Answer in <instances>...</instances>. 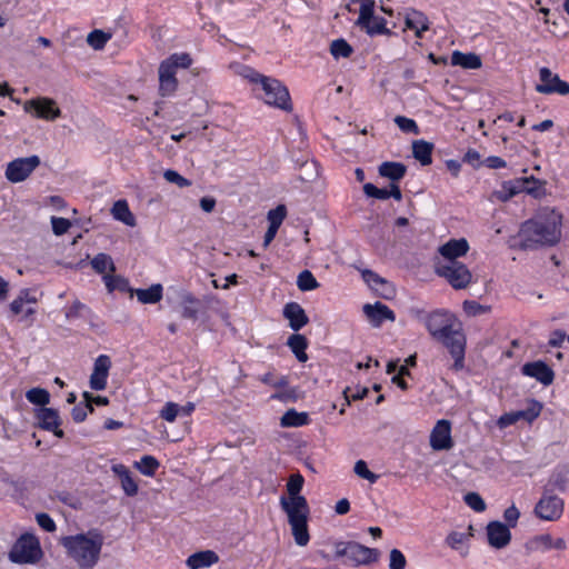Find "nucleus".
I'll return each instance as SVG.
<instances>
[{
	"instance_id": "nucleus-18",
	"label": "nucleus",
	"mask_w": 569,
	"mask_h": 569,
	"mask_svg": "<svg viewBox=\"0 0 569 569\" xmlns=\"http://www.w3.org/2000/svg\"><path fill=\"white\" fill-rule=\"evenodd\" d=\"M111 367V360L107 355H100L93 365V372L90 376V388L101 391L107 387V379Z\"/></svg>"
},
{
	"instance_id": "nucleus-19",
	"label": "nucleus",
	"mask_w": 569,
	"mask_h": 569,
	"mask_svg": "<svg viewBox=\"0 0 569 569\" xmlns=\"http://www.w3.org/2000/svg\"><path fill=\"white\" fill-rule=\"evenodd\" d=\"M362 310L370 323L376 328L380 327L386 320H396L395 312L387 305L379 301L373 305L366 303Z\"/></svg>"
},
{
	"instance_id": "nucleus-39",
	"label": "nucleus",
	"mask_w": 569,
	"mask_h": 569,
	"mask_svg": "<svg viewBox=\"0 0 569 569\" xmlns=\"http://www.w3.org/2000/svg\"><path fill=\"white\" fill-rule=\"evenodd\" d=\"M330 53L335 59L349 58L353 53V48L345 39L340 38L331 42Z\"/></svg>"
},
{
	"instance_id": "nucleus-61",
	"label": "nucleus",
	"mask_w": 569,
	"mask_h": 569,
	"mask_svg": "<svg viewBox=\"0 0 569 569\" xmlns=\"http://www.w3.org/2000/svg\"><path fill=\"white\" fill-rule=\"evenodd\" d=\"M519 420H522V416L520 415V410L507 412V413H503L498 419V426L500 428H507V427L518 422Z\"/></svg>"
},
{
	"instance_id": "nucleus-8",
	"label": "nucleus",
	"mask_w": 569,
	"mask_h": 569,
	"mask_svg": "<svg viewBox=\"0 0 569 569\" xmlns=\"http://www.w3.org/2000/svg\"><path fill=\"white\" fill-rule=\"evenodd\" d=\"M336 558L346 557L355 566L369 565L379 558V550L366 547L356 541L336 542Z\"/></svg>"
},
{
	"instance_id": "nucleus-34",
	"label": "nucleus",
	"mask_w": 569,
	"mask_h": 569,
	"mask_svg": "<svg viewBox=\"0 0 569 569\" xmlns=\"http://www.w3.org/2000/svg\"><path fill=\"white\" fill-rule=\"evenodd\" d=\"M525 549H526L527 553H531L535 551L546 552V551L551 550V535L541 533V535H537V536L530 538L525 543Z\"/></svg>"
},
{
	"instance_id": "nucleus-17",
	"label": "nucleus",
	"mask_w": 569,
	"mask_h": 569,
	"mask_svg": "<svg viewBox=\"0 0 569 569\" xmlns=\"http://www.w3.org/2000/svg\"><path fill=\"white\" fill-rule=\"evenodd\" d=\"M430 446L435 450H448L452 448L451 423L448 420H439L430 435Z\"/></svg>"
},
{
	"instance_id": "nucleus-5",
	"label": "nucleus",
	"mask_w": 569,
	"mask_h": 569,
	"mask_svg": "<svg viewBox=\"0 0 569 569\" xmlns=\"http://www.w3.org/2000/svg\"><path fill=\"white\" fill-rule=\"evenodd\" d=\"M102 543V538L99 535L96 538H89L79 533L62 539V546L80 569H92L97 565Z\"/></svg>"
},
{
	"instance_id": "nucleus-24",
	"label": "nucleus",
	"mask_w": 569,
	"mask_h": 569,
	"mask_svg": "<svg viewBox=\"0 0 569 569\" xmlns=\"http://www.w3.org/2000/svg\"><path fill=\"white\" fill-rule=\"evenodd\" d=\"M379 176L399 182L407 173V166L402 162L385 161L378 167Z\"/></svg>"
},
{
	"instance_id": "nucleus-64",
	"label": "nucleus",
	"mask_w": 569,
	"mask_h": 569,
	"mask_svg": "<svg viewBox=\"0 0 569 569\" xmlns=\"http://www.w3.org/2000/svg\"><path fill=\"white\" fill-rule=\"evenodd\" d=\"M463 162L472 168H479L483 162L480 161V153L476 149H468L463 156Z\"/></svg>"
},
{
	"instance_id": "nucleus-48",
	"label": "nucleus",
	"mask_w": 569,
	"mask_h": 569,
	"mask_svg": "<svg viewBox=\"0 0 569 569\" xmlns=\"http://www.w3.org/2000/svg\"><path fill=\"white\" fill-rule=\"evenodd\" d=\"M287 216V208L284 204H279L268 212L269 226L280 228L282 221Z\"/></svg>"
},
{
	"instance_id": "nucleus-13",
	"label": "nucleus",
	"mask_w": 569,
	"mask_h": 569,
	"mask_svg": "<svg viewBox=\"0 0 569 569\" xmlns=\"http://www.w3.org/2000/svg\"><path fill=\"white\" fill-rule=\"evenodd\" d=\"M27 112L33 113L37 118L52 121L60 117L61 110L56 101L50 98H37L26 102Z\"/></svg>"
},
{
	"instance_id": "nucleus-25",
	"label": "nucleus",
	"mask_w": 569,
	"mask_h": 569,
	"mask_svg": "<svg viewBox=\"0 0 569 569\" xmlns=\"http://www.w3.org/2000/svg\"><path fill=\"white\" fill-rule=\"evenodd\" d=\"M451 64L459 66L467 70L479 69L482 66V61L479 54L473 52H461L456 50L451 54Z\"/></svg>"
},
{
	"instance_id": "nucleus-46",
	"label": "nucleus",
	"mask_w": 569,
	"mask_h": 569,
	"mask_svg": "<svg viewBox=\"0 0 569 569\" xmlns=\"http://www.w3.org/2000/svg\"><path fill=\"white\" fill-rule=\"evenodd\" d=\"M163 62H168L169 66H171L172 69L177 71L178 68H189L192 63V58L187 52L172 53L169 58L163 60Z\"/></svg>"
},
{
	"instance_id": "nucleus-26",
	"label": "nucleus",
	"mask_w": 569,
	"mask_h": 569,
	"mask_svg": "<svg viewBox=\"0 0 569 569\" xmlns=\"http://www.w3.org/2000/svg\"><path fill=\"white\" fill-rule=\"evenodd\" d=\"M433 143L423 139L415 140L412 142V156L420 162L421 166H429L432 163Z\"/></svg>"
},
{
	"instance_id": "nucleus-42",
	"label": "nucleus",
	"mask_w": 569,
	"mask_h": 569,
	"mask_svg": "<svg viewBox=\"0 0 569 569\" xmlns=\"http://www.w3.org/2000/svg\"><path fill=\"white\" fill-rule=\"evenodd\" d=\"M26 398L32 405L43 408L50 401V393L42 388H31L27 391Z\"/></svg>"
},
{
	"instance_id": "nucleus-10",
	"label": "nucleus",
	"mask_w": 569,
	"mask_h": 569,
	"mask_svg": "<svg viewBox=\"0 0 569 569\" xmlns=\"http://www.w3.org/2000/svg\"><path fill=\"white\" fill-rule=\"evenodd\" d=\"M435 269L456 290L467 288L472 279L470 270L462 262H438Z\"/></svg>"
},
{
	"instance_id": "nucleus-35",
	"label": "nucleus",
	"mask_w": 569,
	"mask_h": 569,
	"mask_svg": "<svg viewBox=\"0 0 569 569\" xmlns=\"http://www.w3.org/2000/svg\"><path fill=\"white\" fill-rule=\"evenodd\" d=\"M526 178L527 183H525V193L531 196L535 199H541L547 196V182L545 180L537 179L533 176Z\"/></svg>"
},
{
	"instance_id": "nucleus-6",
	"label": "nucleus",
	"mask_w": 569,
	"mask_h": 569,
	"mask_svg": "<svg viewBox=\"0 0 569 569\" xmlns=\"http://www.w3.org/2000/svg\"><path fill=\"white\" fill-rule=\"evenodd\" d=\"M43 551L39 539L33 533H22L12 545L9 559L13 563L34 565L40 561Z\"/></svg>"
},
{
	"instance_id": "nucleus-9",
	"label": "nucleus",
	"mask_w": 569,
	"mask_h": 569,
	"mask_svg": "<svg viewBox=\"0 0 569 569\" xmlns=\"http://www.w3.org/2000/svg\"><path fill=\"white\" fill-rule=\"evenodd\" d=\"M356 24L365 30L370 37L379 34H395L389 28H387V20L383 17L375 16L373 0H366L365 3L361 4Z\"/></svg>"
},
{
	"instance_id": "nucleus-50",
	"label": "nucleus",
	"mask_w": 569,
	"mask_h": 569,
	"mask_svg": "<svg viewBox=\"0 0 569 569\" xmlns=\"http://www.w3.org/2000/svg\"><path fill=\"white\" fill-rule=\"evenodd\" d=\"M355 473L362 478V479H366L370 482H376L377 479H378V475L371 472L369 469H368V466H367V462L363 461V460H358L356 463H355Z\"/></svg>"
},
{
	"instance_id": "nucleus-51",
	"label": "nucleus",
	"mask_w": 569,
	"mask_h": 569,
	"mask_svg": "<svg viewBox=\"0 0 569 569\" xmlns=\"http://www.w3.org/2000/svg\"><path fill=\"white\" fill-rule=\"evenodd\" d=\"M363 192L369 198H375L379 200H387L389 199L388 189L386 188H378L373 183H366L363 186Z\"/></svg>"
},
{
	"instance_id": "nucleus-1",
	"label": "nucleus",
	"mask_w": 569,
	"mask_h": 569,
	"mask_svg": "<svg viewBox=\"0 0 569 569\" xmlns=\"http://www.w3.org/2000/svg\"><path fill=\"white\" fill-rule=\"evenodd\" d=\"M409 315L422 323L431 338L441 343L453 359L452 369L460 371L465 368L467 338L461 322L456 315L447 309L426 311L419 307H410Z\"/></svg>"
},
{
	"instance_id": "nucleus-52",
	"label": "nucleus",
	"mask_w": 569,
	"mask_h": 569,
	"mask_svg": "<svg viewBox=\"0 0 569 569\" xmlns=\"http://www.w3.org/2000/svg\"><path fill=\"white\" fill-rule=\"evenodd\" d=\"M89 412H93V406L92 405H83L80 402L79 405L74 406L71 411V416L74 422L80 423L83 422L88 416Z\"/></svg>"
},
{
	"instance_id": "nucleus-16",
	"label": "nucleus",
	"mask_w": 569,
	"mask_h": 569,
	"mask_svg": "<svg viewBox=\"0 0 569 569\" xmlns=\"http://www.w3.org/2000/svg\"><path fill=\"white\" fill-rule=\"evenodd\" d=\"M523 376L535 378L543 386H550L555 380L553 370L542 360L527 362L521 367Z\"/></svg>"
},
{
	"instance_id": "nucleus-40",
	"label": "nucleus",
	"mask_w": 569,
	"mask_h": 569,
	"mask_svg": "<svg viewBox=\"0 0 569 569\" xmlns=\"http://www.w3.org/2000/svg\"><path fill=\"white\" fill-rule=\"evenodd\" d=\"M159 466V461L153 456L149 455L143 456L139 462H136V468L148 477H153Z\"/></svg>"
},
{
	"instance_id": "nucleus-2",
	"label": "nucleus",
	"mask_w": 569,
	"mask_h": 569,
	"mask_svg": "<svg viewBox=\"0 0 569 569\" xmlns=\"http://www.w3.org/2000/svg\"><path fill=\"white\" fill-rule=\"evenodd\" d=\"M562 216L553 209L543 208L531 219L521 223L519 230L520 248L535 250L552 247L561 238Z\"/></svg>"
},
{
	"instance_id": "nucleus-49",
	"label": "nucleus",
	"mask_w": 569,
	"mask_h": 569,
	"mask_svg": "<svg viewBox=\"0 0 569 569\" xmlns=\"http://www.w3.org/2000/svg\"><path fill=\"white\" fill-rule=\"evenodd\" d=\"M395 123L403 132L415 133V134L419 133L418 124L413 119L407 118L405 116H397L395 118Z\"/></svg>"
},
{
	"instance_id": "nucleus-12",
	"label": "nucleus",
	"mask_w": 569,
	"mask_h": 569,
	"mask_svg": "<svg viewBox=\"0 0 569 569\" xmlns=\"http://www.w3.org/2000/svg\"><path fill=\"white\" fill-rule=\"evenodd\" d=\"M540 83H537L535 89L542 94H569V82L561 80L557 73H553L549 68L542 67L539 70Z\"/></svg>"
},
{
	"instance_id": "nucleus-22",
	"label": "nucleus",
	"mask_w": 569,
	"mask_h": 569,
	"mask_svg": "<svg viewBox=\"0 0 569 569\" xmlns=\"http://www.w3.org/2000/svg\"><path fill=\"white\" fill-rule=\"evenodd\" d=\"M282 315L284 319L289 321V327L296 332L301 330L309 322L305 309L295 301L284 305Z\"/></svg>"
},
{
	"instance_id": "nucleus-11",
	"label": "nucleus",
	"mask_w": 569,
	"mask_h": 569,
	"mask_svg": "<svg viewBox=\"0 0 569 569\" xmlns=\"http://www.w3.org/2000/svg\"><path fill=\"white\" fill-rule=\"evenodd\" d=\"M40 162L37 154L17 158L7 164L4 176L12 183L22 182L40 166Z\"/></svg>"
},
{
	"instance_id": "nucleus-60",
	"label": "nucleus",
	"mask_w": 569,
	"mask_h": 569,
	"mask_svg": "<svg viewBox=\"0 0 569 569\" xmlns=\"http://www.w3.org/2000/svg\"><path fill=\"white\" fill-rule=\"evenodd\" d=\"M362 278L372 289H378L379 284L387 283V281L383 278H381L378 273L369 269L362 271Z\"/></svg>"
},
{
	"instance_id": "nucleus-23",
	"label": "nucleus",
	"mask_w": 569,
	"mask_h": 569,
	"mask_svg": "<svg viewBox=\"0 0 569 569\" xmlns=\"http://www.w3.org/2000/svg\"><path fill=\"white\" fill-rule=\"evenodd\" d=\"M219 561V556L212 550H203L188 557L186 563L190 569L209 568Z\"/></svg>"
},
{
	"instance_id": "nucleus-59",
	"label": "nucleus",
	"mask_w": 569,
	"mask_h": 569,
	"mask_svg": "<svg viewBox=\"0 0 569 569\" xmlns=\"http://www.w3.org/2000/svg\"><path fill=\"white\" fill-rule=\"evenodd\" d=\"M519 518L520 511L515 505H511L503 511L505 525H507L509 529L517 526Z\"/></svg>"
},
{
	"instance_id": "nucleus-55",
	"label": "nucleus",
	"mask_w": 569,
	"mask_h": 569,
	"mask_svg": "<svg viewBox=\"0 0 569 569\" xmlns=\"http://www.w3.org/2000/svg\"><path fill=\"white\" fill-rule=\"evenodd\" d=\"M407 560L405 555L399 549H392L389 556V569H405Z\"/></svg>"
},
{
	"instance_id": "nucleus-62",
	"label": "nucleus",
	"mask_w": 569,
	"mask_h": 569,
	"mask_svg": "<svg viewBox=\"0 0 569 569\" xmlns=\"http://www.w3.org/2000/svg\"><path fill=\"white\" fill-rule=\"evenodd\" d=\"M466 540L467 536L458 531H451L446 538L447 545L452 549H458L459 546L465 543Z\"/></svg>"
},
{
	"instance_id": "nucleus-56",
	"label": "nucleus",
	"mask_w": 569,
	"mask_h": 569,
	"mask_svg": "<svg viewBox=\"0 0 569 569\" xmlns=\"http://www.w3.org/2000/svg\"><path fill=\"white\" fill-rule=\"evenodd\" d=\"M462 308L463 311L470 317L480 316L488 310L487 307L480 305L475 300H465L462 303Z\"/></svg>"
},
{
	"instance_id": "nucleus-33",
	"label": "nucleus",
	"mask_w": 569,
	"mask_h": 569,
	"mask_svg": "<svg viewBox=\"0 0 569 569\" xmlns=\"http://www.w3.org/2000/svg\"><path fill=\"white\" fill-rule=\"evenodd\" d=\"M310 421L307 412H298L296 409L287 410L280 419L282 427H302Z\"/></svg>"
},
{
	"instance_id": "nucleus-45",
	"label": "nucleus",
	"mask_w": 569,
	"mask_h": 569,
	"mask_svg": "<svg viewBox=\"0 0 569 569\" xmlns=\"http://www.w3.org/2000/svg\"><path fill=\"white\" fill-rule=\"evenodd\" d=\"M542 403L536 399H530L528 402V407L525 410H520V415L522 416V420L531 423L536 420L542 410Z\"/></svg>"
},
{
	"instance_id": "nucleus-58",
	"label": "nucleus",
	"mask_w": 569,
	"mask_h": 569,
	"mask_svg": "<svg viewBox=\"0 0 569 569\" xmlns=\"http://www.w3.org/2000/svg\"><path fill=\"white\" fill-rule=\"evenodd\" d=\"M36 520L38 526L47 532H53L57 529L54 520L46 512L37 513Z\"/></svg>"
},
{
	"instance_id": "nucleus-14",
	"label": "nucleus",
	"mask_w": 569,
	"mask_h": 569,
	"mask_svg": "<svg viewBox=\"0 0 569 569\" xmlns=\"http://www.w3.org/2000/svg\"><path fill=\"white\" fill-rule=\"evenodd\" d=\"M487 539L490 547L502 549L511 541V531L507 525L501 521H490L487 527Z\"/></svg>"
},
{
	"instance_id": "nucleus-31",
	"label": "nucleus",
	"mask_w": 569,
	"mask_h": 569,
	"mask_svg": "<svg viewBox=\"0 0 569 569\" xmlns=\"http://www.w3.org/2000/svg\"><path fill=\"white\" fill-rule=\"evenodd\" d=\"M525 183H527V178H516L512 180L503 181L501 184V191L499 192V198L502 201H508L515 196L525 192Z\"/></svg>"
},
{
	"instance_id": "nucleus-43",
	"label": "nucleus",
	"mask_w": 569,
	"mask_h": 569,
	"mask_svg": "<svg viewBox=\"0 0 569 569\" xmlns=\"http://www.w3.org/2000/svg\"><path fill=\"white\" fill-rule=\"evenodd\" d=\"M23 306H24V303L22 302V300L19 298H16L10 303V311L13 316H18V315L22 313L20 321H26V322H28V325H31L33 322V320L32 319L30 321H28V320L31 316H33L36 313V309L32 307H28V308L23 309Z\"/></svg>"
},
{
	"instance_id": "nucleus-38",
	"label": "nucleus",
	"mask_w": 569,
	"mask_h": 569,
	"mask_svg": "<svg viewBox=\"0 0 569 569\" xmlns=\"http://www.w3.org/2000/svg\"><path fill=\"white\" fill-rule=\"evenodd\" d=\"M103 280L107 289L112 292L114 290H119L121 292L130 291L133 295V290L129 286V281L121 276H103Z\"/></svg>"
},
{
	"instance_id": "nucleus-32",
	"label": "nucleus",
	"mask_w": 569,
	"mask_h": 569,
	"mask_svg": "<svg viewBox=\"0 0 569 569\" xmlns=\"http://www.w3.org/2000/svg\"><path fill=\"white\" fill-rule=\"evenodd\" d=\"M405 24L408 29L429 30L430 22L428 17L416 9H408L405 17Z\"/></svg>"
},
{
	"instance_id": "nucleus-15",
	"label": "nucleus",
	"mask_w": 569,
	"mask_h": 569,
	"mask_svg": "<svg viewBox=\"0 0 569 569\" xmlns=\"http://www.w3.org/2000/svg\"><path fill=\"white\" fill-rule=\"evenodd\" d=\"M36 418L38 420V427L46 431H51L58 438H63V430L59 429L61 419L58 410L53 408H39L36 410Z\"/></svg>"
},
{
	"instance_id": "nucleus-41",
	"label": "nucleus",
	"mask_w": 569,
	"mask_h": 569,
	"mask_svg": "<svg viewBox=\"0 0 569 569\" xmlns=\"http://www.w3.org/2000/svg\"><path fill=\"white\" fill-rule=\"evenodd\" d=\"M320 283L317 281L310 270H303L298 274L297 287L301 291H311L319 288Z\"/></svg>"
},
{
	"instance_id": "nucleus-36",
	"label": "nucleus",
	"mask_w": 569,
	"mask_h": 569,
	"mask_svg": "<svg viewBox=\"0 0 569 569\" xmlns=\"http://www.w3.org/2000/svg\"><path fill=\"white\" fill-rule=\"evenodd\" d=\"M112 214L114 219L126 223L127 226L134 224V218L129 210L128 203L126 200H119L114 202L112 208Z\"/></svg>"
},
{
	"instance_id": "nucleus-28",
	"label": "nucleus",
	"mask_w": 569,
	"mask_h": 569,
	"mask_svg": "<svg viewBox=\"0 0 569 569\" xmlns=\"http://www.w3.org/2000/svg\"><path fill=\"white\" fill-rule=\"evenodd\" d=\"M112 471L120 478L121 487L127 496L133 497L138 493V483L124 465H114Z\"/></svg>"
},
{
	"instance_id": "nucleus-4",
	"label": "nucleus",
	"mask_w": 569,
	"mask_h": 569,
	"mask_svg": "<svg viewBox=\"0 0 569 569\" xmlns=\"http://www.w3.org/2000/svg\"><path fill=\"white\" fill-rule=\"evenodd\" d=\"M242 76L257 86L254 90L262 91L260 97L267 104L287 112L292 110L289 90L280 80L263 76L250 67H244Z\"/></svg>"
},
{
	"instance_id": "nucleus-57",
	"label": "nucleus",
	"mask_w": 569,
	"mask_h": 569,
	"mask_svg": "<svg viewBox=\"0 0 569 569\" xmlns=\"http://www.w3.org/2000/svg\"><path fill=\"white\" fill-rule=\"evenodd\" d=\"M51 226L56 236H62L68 232L69 228L71 227V222L62 217H52Z\"/></svg>"
},
{
	"instance_id": "nucleus-7",
	"label": "nucleus",
	"mask_w": 569,
	"mask_h": 569,
	"mask_svg": "<svg viewBox=\"0 0 569 569\" xmlns=\"http://www.w3.org/2000/svg\"><path fill=\"white\" fill-rule=\"evenodd\" d=\"M565 510V501L553 492L549 486H545L540 499L533 508V515L543 521H557Z\"/></svg>"
},
{
	"instance_id": "nucleus-20",
	"label": "nucleus",
	"mask_w": 569,
	"mask_h": 569,
	"mask_svg": "<svg viewBox=\"0 0 569 569\" xmlns=\"http://www.w3.org/2000/svg\"><path fill=\"white\" fill-rule=\"evenodd\" d=\"M469 251V243L465 238L450 239L438 248V252L445 259L443 262H459L458 259Z\"/></svg>"
},
{
	"instance_id": "nucleus-47",
	"label": "nucleus",
	"mask_w": 569,
	"mask_h": 569,
	"mask_svg": "<svg viewBox=\"0 0 569 569\" xmlns=\"http://www.w3.org/2000/svg\"><path fill=\"white\" fill-rule=\"evenodd\" d=\"M463 501L468 507H470L476 512H482L487 508L485 500L477 492L466 493L463 497Z\"/></svg>"
},
{
	"instance_id": "nucleus-21",
	"label": "nucleus",
	"mask_w": 569,
	"mask_h": 569,
	"mask_svg": "<svg viewBox=\"0 0 569 569\" xmlns=\"http://www.w3.org/2000/svg\"><path fill=\"white\" fill-rule=\"evenodd\" d=\"M159 93L162 97H169L176 92L178 88V80L176 78L177 71L169 66L168 62H161L159 66Z\"/></svg>"
},
{
	"instance_id": "nucleus-54",
	"label": "nucleus",
	"mask_w": 569,
	"mask_h": 569,
	"mask_svg": "<svg viewBox=\"0 0 569 569\" xmlns=\"http://www.w3.org/2000/svg\"><path fill=\"white\" fill-rule=\"evenodd\" d=\"M180 412V406L176 402H167L160 411V417L168 421L173 422Z\"/></svg>"
},
{
	"instance_id": "nucleus-3",
	"label": "nucleus",
	"mask_w": 569,
	"mask_h": 569,
	"mask_svg": "<svg viewBox=\"0 0 569 569\" xmlns=\"http://www.w3.org/2000/svg\"><path fill=\"white\" fill-rule=\"evenodd\" d=\"M303 483L305 478L301 473H292L286 486L288 497L281 496L279 500L282 511L288 517L295 542L300 547L307 546L310 540L308 530L310 508L306 497L300 493Z\"/></svg>"
},
{
	"instance_id": "nucleus-63",
	"label": "nucleus",
	"mask_w": 569,
	"mask_h": 569,
	"mask_svg": "<svg viewBox=\"0 0 569 569\" xmlns=\"http://www.w3.org/2000/svg\"><path fill=\"white\" fill-rule=\"evenodd\" d=\"M82 310H88V307L79 300H76L66 311V317L67 319L80 318L82 317Z\"/></svg>"
},
{
	"instance_id": "nucleus-29",
	"label": "nucleus",
	"mask_w": 569,
	"mask_h": 569,
	"mask_svg": "<svg viewBox=\"0 0 569 569\" xmlns=\"http://www.w3.org/2000/svg\"><path fill=\"white\" fill-rule=\"evenodd\" d=\"M133 293L137 296L139 302L153 305L162 299L163 287L160 283H154L147 289H136Z\"/></svg>"
},
{
	"instance_id": "nucleus-37",
	"label": "nucleus",
	"mask_w": 569,
	"mask_h": 569,
	"mask_svg": "<svg viewBox=\"0 0 569 569\" xmlns=\"http://www.w3.org/2000/svg\"><path fill=\"white\" fill-rule=\"evenodd\" d=\"M91 266L92 269L100 274L104 273L106 270H109L110 272L116 271V266L112 261V258L107 253H98L94 256L91 260Z\"/></svg>"
},
{
	"instance_id": "nucleus-44",
	"label": "nucleus",
	"mask_w": 569,
	"mask_h": 569,
	"mask_svg": "<svg viewBox=\"0 0 569 569\" xmlns=\"http://www.w3.org/2000/svg\"><path fill=\"white\" fill-rule=\"evenodd\" d=\"M110 38V33H107L99 29H94L88 34L87 42L94 50H101L104 48Z\"/></svg>"
},
{
	"instance_id": "nucleus-30",
	"label": "nucleus",
	"mask_w": 569,
	"mask_h": 569,
	"mask_svg": "<svg viewBox=\"0 0 569 569\" xmlns=\"http://www.w3.org/2000/svg\"><path fill=\"white\" fill-rule=\"evenodd\" d=\"M308 345V339L300 333L291 335L287 341V346L290 348L299 362H306L308 360V355L306 352Z\"/></svg>"
},
{
	"instance_id": "nucleus-27",
	"label": "nucleus",
	"mask_w": 569,
	"mask_h": 569,
	"mask_svg": "<svg viewBox=\"0 0 569 569\" xmlns=\"http://www.w3.org/2000/svg\"><path fill=\"white\" fill-rule=\"evenodd\" d=\"M181 317L184 319L197 320L202 307L201 301L190 292L181 296Z\"/></svg>"
},
{
	"instance_id": "nucleus-53",
	"label": "nucleus",
	"mask_w": 569,
	"mask_h": 569,
	"mask_svg": "<svg viewBox=\"0 0 569 569\" xmlns=\"http://www.w3.org/2000/svg\"><path fill=\"white\" fill-rule=\"evenodd\" d=\"M164 179L170 182L174 183L180 188H186L191 186V181L187 178L182 177L179 172L172 169H168L163 173Z\"/></svg>"
}]
</instances>
